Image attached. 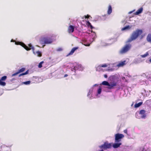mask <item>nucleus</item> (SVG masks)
<instances>
[{
  "mask_svg": "<svg viewBox=\"0 0 151 151\" xmlns=\"http://www.w3.org/2000/svg\"><path fill=\"white\" fill-rule=\"evenodd\" d=\"M142 33V30L137 29L132 33L130 37L126 43H129L136 40L138 37Z\"/></svg>",
  "mask_w": 151,
  "mask_h": 151,
  "instance_id": "nucleus-1",
  "label": "nucleus"
},
{
  "mask_svg": "<svg viewBox=\"0 0 151 151\" xmlns=\"http://www.w3.org/2000/svg\"><path fill=\"white\" fill-rule=\"evenodd\" d=\"M15 44L16 45H20L23 47L25 49L27 50H29L32 49L34 54H35L34 51V47L31 44L28 45L29 47L26 45L24 43L19 41L15 42Z\"/></svg>",
  "mask_w": 151,
  "mask_h": 151,
  "instance_id": "nucleus-2",
  "label": "nucleus"
},
{
  "mask_svg": "<svg viewBox=\"0 0 151 151\" xmlns=\"http://www.w3.org/2000/svg\"><path fill=\"white\" fill-rule=\"evenodd\" d=\"M131 47L132 45L130 44H126L120 50L119 53L122 54L127 53L130 50Z\"/></svg>",
  "mask_w": 151,
  "mask_h": 151,
  "instance_id": "nucleus-3",
  "label": "nucleus"
},
{
  "mask_svg": "<svg viewBox=\"0 0 151 151\" xmlns=\"http://www.w3.org/2000/svg\"><path fill=\"white\" fill-rule=\"evenodd\" d=\"M102 84L103 85L108 86L107 88L108 89H113L114 87L115 86L117 85V83L116 82H111L110 83H109L107 81H104L102 83Z\"/></svg>",
  "mask_w": 151,
  "mask_h": 151,
  "instance_id": "nucleus-4",
  "label": "nucleus"
},
{
  "mask_svg": "<svg viewBox=\"0 0 151 151\" xmlns=\"http://www.w3.org/2000/svg\"><path fill=\"white\" fill-rule=\"evenodd\" d=\"M44 42V43L45 44H49L51 43L52 42V39L48 37H45L42 38L40 41V43L42 44V42Z\"/></svg>",
  "mask_w": 151,
  "mask_h": 151,
  "instance_id": "nucleus-5",
  "label": "nucleus"
},
{
  "mask_svg": "<svg viewBox=\"0 0 151 151\" xmlns=\"http://www.w3.org/2000/svg\"><path fill=\"white\" fill-rule=\"evenodd\" d=\"M124 137V135L122 134L117 133L115 135V141L116 142H118L121 141V139Z\"/></svg>",
  "mask_w": 151,
  "mask_h": 151,
  "instance_id": "nucleus-6",
  "label": "nucleus"
},
{
  "mask_svg": "<svg viewBox=\"0 0 151 151\" xmlns=\"http://www.w3.org/2000/svg\"><path fill=\"white\" fill-rule=\"evenodd\" d=\"M111 143H108L107 142H105L103 145L100 146V147L102 149L103 148L105 150L108 148H110L112 147Z\"/></svg>",
  "mask_w": 151,
  "mask_h": 151,
  "instance_id": "nucleus-7",
  "label": "nucleus"
},
{
  "mask_svg": "<svg viewBox=\"0 0 151 151\" xmlns=\"http://www.w3.org/2000/svg\"><path fill=\"white\" fill-rule=\"evenodd\" d=\"M74 27L73 26L70 25L68 27V33H71L73 32Z\"/></svg>",
  "mask_w": 151,
  "mask_h": 151,
  "instance_id": "nucleus-8",
  "label": "nucleus"
},
{
  "mask_svg": "<svg viewBox=\"0 0 151 151\" xmlns=\"http://www.w3.org/2000/svg\"><path fill=\"white\" fill-rule=\"evenodd\" d=\"M25 69L26 68H21L20 69H19L17 72L13 74L12 75V76H14L20 73L24 72L25 70Z\"/></svg>",
  "mask_w": 151,
  "mask_h": 151,
  "instance_id": "nucleus-9",
  "label": "nucleus"
},
{
  "mask_svg": "<svg viewBox=\"0 0 151 151\" xmlns=\"http://www.w3.org/2000/svg\"><path fill=\"white\" fill-rule=\"evenodd\" d=\"M145 111L144 110H141L139 111V114L141 115V117L142 118H145L146 117Z\"/></svg>",
  "mask_w": 151,
  "mask_h": 151,
  "instance_id": "nucleus-10",
  "label": "nucleus"
},
{
  "mask_svg": "<svg viewBox=\"0 0 151 151\" xmlns=\"http://www.w3.org/2000/svg\"><path fill=\"white\" fill-rule=\"evenodd\" d=\"M78 48V47H73L69 53L68 54V55H72L74 52Z\"/></svg>",
  "mask_w": 151,
  "mask_h": 151,
  "instance_id": "nucleus-11",
  "label": "nucleus"
},
{
  "mask_svg": "<svg viewBox=\"0 0 151 151\" xmlns=\"http://www.w3.org/2000/svg\"><path fill=\"white\" fill-rule=\"evenodd\" d=\"M121 145V143H115L112 146L114 148H117L119 147Z\"/></svg>",
  "mask_w": 151,
  "mask_h": 151,
  "instance_id": "nucleus-12",
  "label": "nucleus"
},
{
  "mask_svg": "<svg viewBox=\"0 0 151 151\" xmlns=\"http://www.w3.org/2000/svg\"><path fill=\"white\" fill-rule=\"evenodd\" d=\"M126 61H122L119 62L117 65V66L118 67H120L123 66L125 64V62Z\"/></svg>",
  "mask_w": 151,
  "mask_h": 151,
  "instance_id": "nucleus-13",
  "label": "nucleus"
},
{
  "mask_svg": "<svg viewBox=\"0 0 151 151\" xmlns=\"http://www.w3.org/2000/svg\"><path fill=\"white\" fill-rule=\"evenodd\" d=\"M143 11L142 8H140L135 13V15H138L141 13Z\"/></svg>",
  "mask_w": 151,
  "mask_h": 151,
  "instance_id": "nucleus-14",
  "label": "nucleus"
},
{
  "mask_svg": "<svg viewBox=\"0 0 151 151\" xmlns=\"http://www.w3.org/2000/svg\"><path fill=\"white\" fill-rule=\"evenodd\" d=\"M112 9L111 6L110 5H109L108 7V9L107 11V13L109 15L112 12Z\"/></svg>",
  "mask_w": 151,
  "mask_h": 151,
  "instance_id": "nucleus-15",
  "label": "nucleus"
},
{
  "mask_svg": "<svg viewBox=\"0 0 151 151\" xmlns=\"http://www.w3.org/2000/svg\"><path fill=\"white\" fill-rule=\"evenodd\" d=\"M147 40L148 42L151 43V34H149L147 35Z\"/></svg>",
  "mask_w": 151,
  "mask_h": 151,
  "instance_id": "nucleus-16",
  "label": "nucleus"
},
{
  "mask_svg": "<svg viewBox=\"0 0 151 151\" xmlns=\"http://www.w3.org/2000/svg\"><path fill=\"white\" fill-rule=\"evenodd\" d=\"M142 104V102H140L137 104H136L134 105V107L135 108H137L140 106Z\"/></svg>",
  "mask_w": 151,
  "mask_h": 151,
  "instance_id": "nucleus-17",
  "label": "nucleus"
},
{
  "mask_svg": "<svg viewBox=\"0 0 151 151\" xmlns=\"http://www.w3.org/2000/svg\"><path fill=\"white\" fill-rule=\"evenodd\" d=\"M28 73H29V70H27L24 73H22L20 74L19 76L20 77L21 76L26 75L28 74Z\"/></svg>",
  "mask_w": 151,
  "mask_h": 151,
  "instance_id": "nucleus-18",
  "label": "nucleus"
},
{
  "mask_svg": "<svg viewBox=\"0 0 151 151\" xmlns=\"http://www.w3.org/2000/svg\"><path fill=\"white\" fill-rule=\"evenodd\" d=\"M107 65L106 64H104L103 65H100L97 67V69H98V68H100L101 67H107Z\"/></svg>",
  "mask_w": 151,
  "mask_h": 151,
  "instance_id": "nucleus-19",
  "label": "nucleus"
},
{
  "mask_svg": "<svg viewBox=\"0 0 151 151\" xmlns=\"http://www.w3.org/2000/svg\"><path fill=\"white\" fill-rule=\"evenodd\" d=\"M86 24L88 26V27L90 26V28L91 29H92L93 28V27L92 26V25H91V23L88 21L87 22Z\"/></svg>",
  "mask_w": 151,
  "mask_h": 151,
  "instance_id": "nucleus-20",
  "label": "nucleus"
},
{
  "mask_svg": "<svg viewBox=\"0 0 151 151\" xmlns=\"http://www.w3.org/2000/svg\"><path fill=\"white\" fill-rule=\"evenodd\" d=\"M36 53L37 54V56L38 57H40L42 55L41 52H40L39 51H37Z\"/></svg>",
  "mask_w": 151,
  "mask_h": 151,
  "instance_id": "nucleus-21",
  "label": "nucleus"
},
{
  "mask_svg": "<svg viewBox=\"0 0 151 151\" xmlns=\"http://www.w3.org/2000/svg\"><path fill=\"white\" fill-rule=\"evenodd\" d=\"M6 84V83L0 80V85L4 86H5Z\"/></svg>",
  "mask_w": 151,
  "mask_h": 151,
  "instance_id": "nucleus-22",
  "label": "nucleus"
},
{
  "mask_svg": "<svg viewBox=\"0 0 151 151\" xmlns=\"http://www.w3.org/2000/svg\"><path fill=\"white\" fill-rule=\"evenodd\" d=\"M130 28V27L129 25L127 26L122 29V30H124L126 29H129Z\"/></svg>",
  "mask_w": 151,
  "mask_h": 151,
  "instance_id": "nucleus-23",
  "label": "nucleus"
},
{
  "mask_svg": "<svg viewBox=\"0 0 151 151\" xmlns=\"http://www.w3.org/2000/svg\"><path fill=\"white\" fill-rule=\"evenodd\" d=\"M149 55V54L147 52L144 55H141V56L142 57V58H145L146 57H147V55Z\"/></svg>",
  "mask_w": 151,
  "mask_h": 151,
  "instance_id": "nucleus-24",
  "label": "nucleus"
},
{
  "mask_svg": "<svg viewBox=\"0 0 151 151\" xmlns=\"http://www.w3.org/2000/svg\"><path fill=\"white\" fill-rule=\"evenodd\" d=\"M7 78V76H4L2 77L0 80H1L2 81H5L6 79Z\"/></svg>",
  "mask_w": 151,
  "mask_h": 151,
  "instance_id": "nucleus-25",
  "label": "nucleus"
},
{
  "mask_svg": "<svg viewBox=\"0 0 151 151\" xmlns=\"http://www.w3.org/2000/svg\"><path fill=\"white\" fill-rule=\"evenodd\" d=\"M31 81H30L24 82L23 83L25 85H28L30 84Z\"/></svg>",
  "mask_w": 151,
  "mask_h": 151,
  "instance_id": "nucleus-26",
  "label": "nucleus"
},
{
  "mask_svg": "<svg viewBox=\"0 0 151 151\" xmlns=\"http://www.w3.org/2000/svg\"><path fill=\"white\" fill-rule=\"evenodd\" d=\"M44 62L43 61H42L41 62H40L39 65H38V67L40 68H41L42 67V64Z\"/></svg>",
  "mask_w": 151,
  "mask_h": 151,
  "instance_id": "nucleus-27",
  "label": "nucleus"
},
{
  "mask_svg": "<svg viewBox=\"0 0 151 151\" xmlns=\"http://www.w3.org/2000/svg\"><path fill=\"white\" fill-rule=\"evenodd\" d=\"M101 91V88H99L98 90V94H100Z\"/></svg>",
  "mask_w": 151,
  "mask_h": 151,
  "instance_id": "nucleus-28",
  "label": "nucleus"
},
{
  "mask_svg": "<svg viewBox=\"0 0 151 151\" xmlns=\"http://www.w3.org/2000/svg\"><path fill=\"white\" fill-rule=\"evenodd\" d=\"M84 17H85V18H89V17H90V16L88 15H87L86 16H84Z\"/></svg>",
  "mask_w": 151,
  "mask_h": 151,
  "instance_id": "nucleus-29",
  "label": "nucleus"
},
{
  "mask_svg": "<svg viewBox=\"0 0 151 151\" xmlns=\"http://www.w3.org/2000/svg\"><path fill=\"white\" fill-rule=\"evenodd\" d=\"M124 133L127 134V129H125L124 130Z\"/></svg>",
  "mask_w": 151,
  "mask_h": 151,
  "instance_id": "nucleus-30",
  "label": "nucleus"
},
{
  "mask_svg": "<svg viewBox=\"0 0 151 151\" xmlns=\"http://www.w3.org/2000/svg\"><path fill=\"white\" fill-rule=\"evenodd\" d=\"M62 50V49L61 48H59L58 50H57L58 51H61Z\"/></svg>",
  "mask_w": 151,
  "mask_h": 151,
  "instance_id": "nucleus-31",
  "label": "nucleus"
},
{
  "mask_svg": "<svg viewBox=\"0 0 151 151\" xmlns=\"http://www.w3.org/2000/svg\"><path fill=\"white\" fill-rule=\"evenodd\" d=\"M104 77L105 78H107V76L106 74H105L104 75Z\"/></svg>",
  "mask_w": 151,
  "mask_h": 151,
  "instance_id": "nucleus-32",
  "label": "nucleus"
},
{
  "mask_svg": "<svg viewBox=\"0 0 151 151\" xmlns=\"http://www.w3.org/2000/svg\"><path fill=\"white\" fill-rule=\"evenodd\" d=\"M72 70L73 71V69L75 70V67H73V68L72 67L71 68Z\"/></svg>",
  "mask_w": 151,
  "mask_h": 151,
  "instance_id": "nucleus-33",
  "label": "nucleus"
},
{
  "mask_svg": "<svg viewBox=\"0 0 151 151\" xmlns=\"http://www.w3.org/2000/svg\"><path fill=\"white\" fill-rule=\"evenodd\" d=\"M133 11H131V12H129V14H131L132 13V12H133Z\"/></svg>",
  "mask_w": 151,
  "mask_h": 151,
  "instance_id": "nucleus-34",
  "label": "nucleus"
},
{
  "mask_svg": "<svg viewBox=\"0 0 151 151\" xmlns=\"http://www.w3.org/2000/svg\"><path fill=\"white\" fill-rule=\"evenodd\" d=\"M68 76V75H67V74H65V76H64V77H66V76Z\"/></svg>",
  "mask_w": 151,
  "mask_h": 151,
  "instance_id": "nucleus-35",
  "label": "nucleus"
},
{
  "mask_svg": "<svg viewBox=\"0 0 151 151\" xmlns=\"http://www.w3.org/2000/svg\"><path fill=\"white\" fill-rule=\"evenodd\" d=\"M149 75L151 76V71L150 72V73H149Z\"/></svg>",
  "mask_w": 151,
  "mask_h": 151,
  "instance_id": "nucleus-36",
  "label": "nucleus"
},
{
  "mask_svg": "<svg viewBox=\"0 0 151 151\" xmlns=\"http://www.w3.org/2000/svg\"><path fill=\"white\" fill-rule=\"evenodd\" d=\"M14 40H11V42H14Z\"/></svg>",
  "mask_w": 151,
  "mask_h": 151,
  "instance_id": "nucleus-37",
  "label": "nucleus"
},
{
  "mask_svg": "<svg viewBox=\"0 0 151 151\" xmlns=\"http://www.w3.org/2000/svg\"><path fill=\"white\" fill-rule=\"evenodd\" d=\"M149 61L151 63V58L150 59Z\"/></svg>",
  "mask_w": 151,
  "mask_h": 151,
  "instance_id": "nucleus-38",
  "label": "nucleus"
},
{
  "mask_svg": "<svg viewBox=\"0 0 151 151\" xmlns=\"http://www.w3.org/2000/svg\"><path fill=\"white\" fill-rule=\"evenodd\" d=\"M125 77H123V78H122V79H125Z\"/></svg>",
  "mask_w": 151,
  "mask_h": 151,
  "instance_id": "nucleus-39",
  "label": "nucleus"
}]
</instances>
